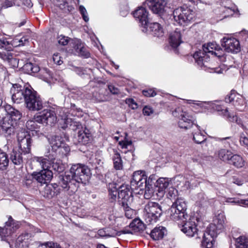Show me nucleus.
<instances>
[{
  "instance_id": "obj_1",
  "label": "nucleus",
  "mask_w": 248,
  "mask_h": 248,
  "mask_svg": "<svg viewBox=\"0 0 248 248\" xmlns=\"http://www.w3.org/2000/svg\"><path fill=\"white\" fill-rule=\"evenodd\" d=\"M90 174L88 166L79 163L73 164L69 172L60 176L59 184L71 195L77 191L79 183H86Z\"/></svg>"
},
{
  "instance_id": "obj_2",
  "label": "nucleus",
  "mask_w": 248,
  "mask_h": 248,
  "mask_svg": "<svg viewBox=\"0 0 248 248\" xmlns=\"http://www.w3.org/2000/svg\"><path fill=\"white\" fill-rule=\"evenodd\" d=\"M216 47L217 44L214 43L204 44L202 46V50H199L194 53L193 58L195 62L202 69L210 73L221 74L223 71L221 68L220 67L211 68V63L209 62V54L212 55L216 54V52L214 51Z\"/></svg>"
},
{
  "instance_id": "obj_3",
  "label": "nucleus",
  "mask_w": 248,
  "mask_h": 248,
  "mask_svg": "<svg viewBox=\"0 0 248 248\" xmlns=\"http://www.w3.org/2000/svg\"><path fill=\"white\" fill-rule=\"evenodd\" d=\"M150 179L147 180V176L145 172L138 170L133 173L132 179L131 181V186L134 189L144 190V197L146 199H150L154 193V189L152 185L149 184Z\"/></svg>"
},
{
  "instance_id": "obj_4",
  "label": "nucleus",
  "mask_w": 248,
  "mask_h": 248,
  "mask_svg": "<svg viewBox=\"0 0 248 248\" xmlns=\"http://www.w3.org/2000/svg\"><path fill=\"white\" fill-rule=\"evenodd\" d=\"M187 204L185 199L177 197L170 208V218L174 221L186 219L187 214L186 213Z\"/></svg>"
},
{
  "instance_id": "obj_5",
  "label": "nucleus",
  "mask_w": 248,
  "mask_h": 248,
  "mask_svg": "<svg viewBox=\"0 0 248 248\" xmlns=\"http://www.w3.org/2000/svg\"><path fill=\"white\" fill-rule=\"evenodd\" d=\"M33 161L39 163L43 169L39 172H33L34 180L42 185L49 182L52 177V172L49 170L50 167L47 165L46 159L43 157L35 156L33 158Z\"/></svg>"
},
{
  "instance_id": "obj_6",
  "label": "nucleus",
  "mask_w": 248,
  "mask_h": 248,
  "mask_svg": "<svg viewBox=\"0 0 248 248\" xmlns=\"http://www.w3.org/2000/svg\"><path fill=\"white\" fill-rule=\"evenodd\" d=\"M162 212V207L158 203L149 202L144 207V218L147 223L156 222L161 217Z\"/></svg>"
},
{
  "instance_id": "obj_7",
  "label": "nucleus",
  "mask_w": 248,
  "mask_h": 248,
  "mask_svg": "<svg viewBox=\"0 0 248 248\" xmlns=\"http://www.w3.org/2000/svg\"><path fill=\"white\" fill-rule=\"evenodd\" d=\"M174 21L180 25H186L189 23L194 17V12L187 7H180L173 12Z\"/></svg>"
},
{
  "instance_id": "obj_8",
  "label": "nucleus",
  "mask_w": 248,
  "mask_h": 248,
  "mask_svg": "<svg viewBox=\"0 0 248 248\" xmlns=\"http://www.w3.org/2000/svg\"><path fill=\"white\" fill-rule=\"evenodd\" d=\"M173 116L178 117L179 120L178 124L180 128L188 129L194 124V117L188 112L184 111L182 108H177L172 113Z\"/></svg>"
},
{
  "instance_id": "obj_9",
  "label": "nucleus",
  "mask_w": 248,
  "mask_h": 248,
  "mask_svg": "<svg viewBox=\"0 0 248 248\" xmlns=\"http://www.w3.org/2000/svg\"><path fill=\"white\" fill-rule=\"evenodd\" d=\"M26 93L25 103L30 110L38 111L43 108L42 100L36 91L31 88L30 91H26Z\"/></svg>"
},
{
  "instance_id": "obj_10",
  "label": "nucleus",
  "mask_w": 248,
  "mask_h": 248,
  "mask_svg": "<svg viewBox=\"0 0 248 248\" xmlns=\"http://www.w3.org/2000/svg\"><path fill=\"white\" fill-rule=\"evenodd\" d=\"M30 85L22 86L19 84H15L11 89L12 100L14 103L19 104L25 102L26 92L30 91Z\"/></svg>"
},
{
  "instance_id": "obj_11",
  "label": "nucleus",
  "mask_w": 248,
  "mask_h": 248,
  "mask_svg": "<svg viewBox=\"0 0 248 248\" xmlns=\"http://www.w3.org/2000/svg\"><path fill=\"white\" fill-rule=\"evenodd\" d=\"M226 103H232L236 110L242 111L246 108V102L244 97L234 91H232L231 93L227 95L225 98Z\"/></svg>"
},
{
  "instance_id": "obj_12",
  "label": "nucleus",
  "mask_w": 248,
  "mask_h": 248,
  "mask_svg": "<svg viewBox=\"0 0 248 248\" xmlns=\"http://www.w3.org/2000/svg\"><path fill=\"white\" fill-rule=\"evenodd\" d=\"M35 119L38 123L52 125L57 122V117L55 111L52 109H46L35 116Z\"/></svg>"
},
{
  "instance_id": "obj_13",
  "label": "nucleus",
  "mask_w": 248,
  "mask_h": 248,
  "mask_svg": "<svg viewBox=\"0 0 248 248\" xmlns=\"http://www.w3.org/2000/svg\"><path fill=\"white\" fill-rule=\"evenodd\" d=\"M18 222L15 221L11 216H9L8 221L5 223L3 227H0V236L2 240H4L6 237L10 236L18 228Z\"/></svg>"
},
{
  "instance_id": "obj_14",
  "label": "nucleus",
  "mask_w": 248,
  "mask_h": 248,
  "mask_svg": "<svg viewBox=\"0 0 248 248\" xmlns=\"http://www.w3.org/2000/svg\"><path fill=\"white\" fill-rule=\"evenodd\" d=\"M134 17L139 20V23L142 27V31L146 32L147 27L149 24L148 12L145 7L142 6L139 7L137 10L133 12Z\"/></svg>"
},
{
  "instance_id": "obj_15",
  "label": "nucleus",
  "mask_w": 248,
  "mask_h": 248,
  "mask_svg": "<svg viewBox=\"0 0 248 248\" xmlns=\"http://www.w3.org/2000/svg\"><path fill=\"white\" fill-rule=\"evenodd\" d=\"M168 0H146L143 3L145 6H147L153 13L161 14L165 11Z\"/></svg>"
},
{
  "instance_id": "obj_16",
  "label": "nucleus",
  "mask_w": 248,
  "mask_h": 248,
  "mask_svg": "<svg viewBox=\"0 0 248 248\" xmlns=\"http://www.w3.org/2000/svg\"><path fill=\"white\" fill-rule=\"evenodd\" d=\"M221 46L228 52L237 53L241 49L239 41L234 38L224 37L221 40Z\"/></svg>"
},
{
  "instance_id": "obj_17",
  "label": "nucleus",
  "mask_w": 248,
  "mask_h": 248,
  "mask_svg": "<svg viewBox=\"0 0 248 248\" xmlns=\"http://www.w3.org/2000/svg\"><path fill=\"white\" fill-rule=\"evenodd\" d=\"M224 227V217L223 215H219L214 220V223L210 224L206 230L208 231V234L212 237H216Z\"/></svg>"
},
{
  "instance_id": "obj_18",
  "label": "nucleus",
  "mask_w": 248,
  "mask_h": 248,
  "mask_svg": "<svg viewBox=\"0 0 248 248\" xmlns=\"http://www.w3.org/2000/svg\"><path fill=\"white\" fill-rule=\"evenodd\" d=\"M186 31L183 29L177 28L170 34L169 42L172 47L175 49L183 42L182 39H186Z\"/></svg>"
},
{
  "instance_id": "obj_19",
  "label": "nucleus",
  "mask_w": 248,
  "mask_h": 248,
  "mask_svg": "<svg viewBox=\"0 0 248 248\" xmlns=\"http://www.w3.org/2000/svg\"><path fill=\"white\" fill-rule=\"evenodd\" d=\"M118 190V202L119 204L132 202L133 197L129 186L127 185H123L120 186Z\"/></svg>"
},
{
  "instance_id": "obj_20",
  "label": "nucleus",
  "mask_w": 248,
  "mask_h": 248,
  "mask_svg": "<svg viewBox=\"0 0 248 248\" xmlns=\"http://www.w3.org/2000/svg\"><path fill=\"white\" fill-rule=\"evenodd\" d=\"M19 148L21 151L27 155L31 151V140L28 134L19 133L17 135Z\"/></svg>"
},
{
  "instance_id": "obj_21",
  "label": "nucleus",
  "mask_w": 248,
  "mask_h": 248,
  "mask_svg": "<svg viewBox=\"0 0 248 248\" xmlns=\"http://www.w3.org/2000/svg\"><path fill=\"white\" fill-rule=\"evenodd\" d=\"M181 230L188 237H192L196 235V238H200L197 226L194 222L188 221L182 225Z\"/></svg>"
},
{
  "instance_id": "obj_22",
  "label": "nucleus",
  "mask_w": 248,
  "mask_h": 248,
  "mask_svg": "<svg viewBox=\"0 0 248 248\" xmlns=\"http://www.w3.org/2000/svg\"><path fill=\"white\" fill-rule=\"evenodd\" d=\"M47 158H45L46 159L48 162L47 165L50 167L49 169L51 168L55 171L59 173L62 172L65 169L64 166L60 160L57 159L56 155H51L49 154L46 155Z\"/></svg>"
},
{
  "instance_id": "obj_23",
  "label": "nucleus",
  "mask_w": 248,
  "mask_h": 248,
  "mask_svg": "<svg viewBox=\"0 0 248 248\" xmlns=\"http://www.w3.org/2000/svg\"><path fill=\"white\" fill-rule=\"evenodd\" d=\"M27 154H24L17 148H13L10 154V159L16 165H21L26 159Z\"/></svg>"
},
{
  "instance_id": "obj_24",
  "label": "nucleus",
  "mask_w": 248,
  "mask_h": 248,
  "mask_svg": "<svg viewBox=\"0 0 248 248\" xmlns=\"http://www.w3.org/2000/svg\"><path fill=\"white\" fill-rule=\"evenodd\" d=\"M17 125L16 122H13L6 117L3 118L0 123V127L2 131L8 135L14 133L15 127Z\"/></svg>"
},
{
  "instance_id": "obj_25",
  "label": "nucleus",
  "mask_w": 248,
  "mask_h": 248,
  "mask_svg": "<svg viewBox=\"0 0 248 248\" xmlns=\"http://www.w3.org/2000/svg\"><path fill=\"white\" fill-rule=\"evenodd\" d=\"M79 144L86 145L91 142L92 136L89 130L86 128L84 130H80L76 138Z\"/></svg>"
},
{
  "instance_id": "obj_26",
  "label": "nucleus",
  "mask_w": 248,
  "mask_h": 248,
  "mask_svg": "<svg viewBox=\"0 0 248 248\" xmlns=\"http://www.w3.org/2000/svg\"><path fill=\"white\" fill-rule=\"evenodd\" d=\"M194 127V130L192 131L193 140L195 143L201 144L205 141L206 138L205 136L203 135L200 129V127L195 124V121L194 124L191 127Z\"/></svg>"
},
{
  "instance_id": "obj_27",
  "label": "nucleus",
  "mask_w": 248,
  "mask_h": 248,
  "mask_svg": "<svg viewBox=\"0 0 248 248\" xmlns=\"http://www.w3.org/2000/svg\"><path fill=\"white\" fill-rule=\"evenodd\" d=\"M213 108L217 111H222V113L227 116L228 119L231 122H235L238 124H240L242 125V126L243 128H244V126L241 124V120L238 119V117L236 115H232L229 112V110L228 108H225V109L222 108V107L221 105H214L213 106Z\"/></svg>"
},
{
  "instance_id": "obj_28",
  "label": "nucleus",
  "mask_w": 248,
  "mask_h": 248,
  "mask_svg": "<svg viewBox=\"0 0 248 248\" xmlns=\"http://www.w3.org/2000/svg\"><path fill=\"white\" fill-rule=\"evenodd\" d=\"M49 142L51 147L52 153L51 155H57L58 150L64 143L62 137L58 136H52L49 139Z\"/></svg>"
},
{
  "instance_id": "obj_29",
  "label": "nucleus",
  "mask_w": 248,
  "mask_h": 248,
  "mask_svg": "<svg viewBox=\"0 0 248 248\" xmlns=\"http://www.w3.org/2000/svg\"><path fill=\"white\" fill-rule=\"evenodd\" d=\"M167 233L166 228L162 226L155 228L150 232L151 237L154 240H159L162 239Z\"/></svg>"
},
{
  "instance_id": "obj_30",
  "label": "nucleus",
  "mask_w": 248,
  "mask_h": 248,
  "mask_svg": "<svg viewBox=\"0 0 248 248\" xmlns=\"http://www.w3.org/2000/svg\"><path fill=\"white\" fill-rule=\"evenodd\" d=\"M61 124L62 125L61 127L63 129L69 127L73 130H76L79 128L81 126L79 122L73 121L71 118H68L62 120Z\"/></svg>"
},
{
  "instance_id": "obj_31",
  "label": "nucleus",
  "mask_w": 248,
  "mask_h": 248,
  "mask_svg": "<svg viewBox=\"0 0 248 248\" xmlns=\"http://www.w3.org/2000/svg\"><path fill=\"white\" fill-rule=\"evenodd\" d=\"M76 54L85 58L90 57V53L80 42L78 41L74 46Z\"/></svg>"
},
{
  "instance_id": "obj_32",
  "label": "nucleus",
  "mask_w": 248,
  "mask_h": 248,
  "mask_svg": "<svg viewBox=\"0 0 248 248\" xmlns=\"http://www.w3.org/2000/svg\"><path fill=\"white\" fill-rule=\"evenodd\" d=\"M236 10H237V9L235 6L232 4H231L229 6L224 5L220 8L219 10L223 18L232 16Z\"/></svg>"
},
{
  "instance_id": "obj_33",
  "label": "nucleus",
  "mask_w": 248,
  "mask_h": 248,
  "mask_svg": "<svg viewBox=\"0 0 248 248\" xmlns=\"http://www.w3.org/2000/svg\"><path fill=\"white\" fill-rule=\"evenodd\" d=\"M152 34L156 37H161L164 34V30L162 26L157 22L151 23L149 26Z\"/></svg>"
},
{
  "instance_id": "obj_34",
  "label": "nucleus",
  "mask_w": 248,
  "mask_h": 248,
  "mask_svg": "<svg viewBox=\"0 0 248 248\" xmlns=\"http://www.w3.org/2000/svg\"><path fill=\"white\" fill-rule=\"evenodd\" d=\"M112 160L114 168L116 170H121L123 168V161L120 153L117 150L113 149Z\"/></svg>"
},
{
  "instance_id": "obj_35",
  "label": "nucleus",
  "mask_w": 248,
  "mask_h": 248,
  "mask_svg": "<svg viewBox=\"0 0 248 248\" xmlns=\"http://www.w3.org/2000/svg\"><path fill=\"white\" fill-rule=\"evenodd\" d=\"M196 203L200 207H207L211 204V201L203 193H199L197 195Z\"/></svg>"
},
{
  "instance_id": "obj_36",
  "label": "nucleus",
  "mask_w": 248,
  "mask_h": 248,
  "mask_svg": "<svg viewBox=\"0 0 248 248\" xmlns=\"http://www.w3.org/2000/svg\"><path fill=\"white\" fill-rule=\"evenodd\" d=\"M203 240L202 242V248H213V241L215 237H212L208 234V231L206 230V232L202 235Z\"/></svg>"
},
{
  "instance_id": "obj_37",
  "label": "nucleus",
  "mask_w": 248,
  "mask_h": 248,
  "mask_svg": "<svg viewBox=\"0 0 248 248\" xmlns=\"http://www.w3.org/2000/svg\"><path fill=\"white\" fill-rule=\"evenodd\" d=\"M169 180L167 178H160L156 181V187L157 188V191L163 194L165 190L169 186Z\"/></svg>"
},
{
  "instance_id": "obj_38",
  "label": "nucleus",
  "mask_w": 248,
  "mask_h": 248,
  "mask_svg": "<svg viewBox=\"0 0 248 248\" xmlns=\"http://www.w3.org/2000/svg\"><path fill=\"white\" fill-rule=\"evenodd\" d=\"M228 163L237 168H241L244 165V161L240 155L232 154Z\"/></svg>"
},
{
  "instance_id": "obj_39",
  "label": "nucleus",
  "mask_w": 248,
  "mask_h": 248,
  "mask_svg": "<svg viewBox=\"0 0 248 248\" xmlns=\"http://www.w3.org/2000/svg\"><path fill=\"white\" fill-rule=\"evenodd\" d=\"M31 237V234L30 233L26 232L22 233L17 237L15 243V246L16 248L23 247V243H26Z\"/></svg>"
},
{
  "instance_id": "obj_40",
  "label": "nucleus",
  "mask_w": 248,
  "mask_h": 248,
  "mask_svg": "<svg viewBox=\"0 0 248 248\" xmlns=\"http://www.w3.org/2000/svg\"><path fill=\"white\" fill-rule=\"evenodd\" d=\"M131 203L123 202L122 204H120L125 212V217L128 218H132L135 215V211L130 207Z\"/></svg>"
},
{
  "instance_id": "obj_41",
  "label": "nucleus",
  "mask_w": 248,
  "mask_h": 248,
  "mask_svg": "<svg viewBox=\"0 0 248 248\" xmlns=\"http://www.w3.org/2000/svg\"><path fill=\"white\" fill-rule=\"evenodd\" d=\"M109 196L111 202H113L116 199L117 196H118V190L116 187V184L114 183H109L108 185Z\"/></svg>"
},
{
  "instance_id": "obj_42",
  "label": "nucleus",
  "mask_w": 248,
  "mask_h": 248,
  "mask_svg": "<svg viewBox=\"0 0 248 248\" xmlns=\"http://www.w3.org/2000/svg\"><path fill=\"white\" fill-rule=\"evenodd\" d=\"M232 153L231 151L225 149H221L218 152V156L224 161L229 162Z\"/></svg>"
},
{
  "instance_id": "obj_43",
  "label": "nucleus",
  "mask_w": 248,
  "mask_h": 248,
  "mask_svg": "<svg viewBox=\"0 0 248 248\" xmlns=\"http://www.w3.org/2000/svg\"><path fill=\"white\" fill-rule=\"evenodd\" d=\"M8 164L9 159L6 154L0 149V170H5Z\"/></svg>"
},
{
  "instance_id": "obj_44",
  "label": "nucleus",
  "mask_w": 248,
  "mask_h": 248,
  "mask_svg": "<svg viewBox=\"0 0 248 248\" xmlns=\"http://www.w3.org/2000/svg\"><path fill=\"white\" fill-rule=\"evenodd\" d=\"M23 68L28 73H37L40 71V68L37 64L30 62L25 63Z\"/></svg>"
},
{
  "instance_id": "obj_45",
  "label": "nucleus",
  "mask_w": 248,
  "mask_h": 248,
  "mask_svg": "<svg viewBox=\"0 0 248 248\" xmlns=\"http://www.w3.org/2000/svg\"><path fill=\"white\" fill-rule=\"evenodd\" d=\"M236 248H248V239L240 236L236 239Z\"/></svg>"
},
{
  "instance_id": "obj_46",
  "label": "nucleus",
  "mask_w": 248,
  "mask_h": 248,
  "mask_svg": "<svg viewBox=\"0 0 248 248\" xmlns=\"http://www.w3.org/2000/svg\"><path fill=\"white\" fill-rule=\"evenodd\" d=\"M6 117L9 118L13 122H16L17 124L18 121L21 118V114L18 110L14 108L12 111H10V113Z\"/></svg>"
},
{
  "instance_id": "obj_47",
  "label": "nucleus",
  "mask_w": 248,
  "mask_h": 248,
  "mask_svg": "<svg viewBox=\"0 0 248 248\" xmlns=\"http://www.w3.org/2000/svg\"><path fill=\"white\" fill-rule=\"evenodd\" d=\"M70 151L69 146L64 143L62 146L58 150L57 154H59L62 156H67Z\"/></svg>"
},
{
  "instance_id": "obj_48",
  "label": "nucleus",
  "mask_w": 248,
  "mask_h": 248,
  "mask_svg": "<svg viewBox=\"0 0 248 248\" xmlns=\"http://www.w3.org/2000/svg\"><path fill=\"white\" fill-rule=\"evenodd\" d=\"M57 194H56V192L53 190L51 186H46L45 187L44 190V196L47 198H51L55 196Z\"/></svg>"
},
{
  "instance_id": "obj_49",
  "label": "nucleus",
  "mask_w": 248,
  "mask_h": 248,
  "mask_svg": "<svg viewBox=\"0 0 248 248\" xmlns=\"http://www.w3.org/2000/svg\"><path fill=\"white\" fill-rule=\"evenodd\" d=\"M130 227L132 228L135 231H140L142 230L143 225L139 219H134L132 222L130 224Z\"/></svg>"
},
{
  "instance_id": "obj_50",
  "label": "nucleus",
  "mask_w": 248,
  "mask_h": 248,
  "mask_svg": "<svg viewBox=\"0 0 248 248\" xmlns=\"http://www.w3.org/2000/svg\"><path fill=\"white\" fill-rule=\"evenodd\" d=\"M37 123H38L37 121L35 119L34 116L33 120H30L27 122L26 125L28 129L31 131L35 130L38 129Z\"/></svg>"
},
{
  "instance_id": "obj_51",
  "label": "nucleus",
  "mask_w": 248,
  "mask_h": 248,
  "mask_svg": "<svg viewBox=\"0 0 248 248\" xmlns=\"http://www.w3.org/2000/svg\"><path fill=\"white\" fill-rule=\"evenodd\" d=\"M225 202H229L232 204L238 203L242 205H248V201L247 200H239L236 198H229L226 199Z\"/></svg>"
},
{
  "instance_id": "obj_52",
  "label": "nucleus",
  "mask_w": 248,
  "mask_h": 248,
  "mask_svg": "<svg viewBox=\"0 0 248 248\" xmlns=\"http://www.w3.org/2000/svg\"><path fill=\"white\" fill-rule=\"evenodd\" d=\"M178 191L174 187L170 186L168 189L167 197L170 199L176 200L175 198L177 196Z\"/></svg>"
},
{
  "instance_id": "obj_53",
  "label": "nucleus",
  "mask_w": 248,
  "mask_h": 248,
  "mask_svg": "<svg viewBox=\"0 0 248 248\" xmlns=\"http://www.w3.org/2000/svg\"><path fill=\"white\" fill-rule=\"evenodd\" d=\"M0 58H1L4 61H9L10 60H14L16 61V59H13L12 58V56L11 55V53L8 52V51H0Z\"/></svg>"
},
{
  "instance_id": "obj_54",
  "label": "nucleus",
  "mask_w": 248,
  "mask_h": 248,
  "mask_svg": "<svg viewBox=\"0 0 248 248\" xmlns=\"http://www.w3.org/2000/svg\"><path fill=\"white\" fill-rule=\"evenodd\" d=\"M0 48H4V49L7 50L8 51H9L12 49L10 44L6 39L0 40Z\"/></svg>"
},
{
  "instance_id": "obj_55",
  "label": "nucleus",
  "mask_w": 248,
  "mask_h": 248,
  "mask_svg": "<svg viewBox=\"0 0 248 248\" xmlns=\"http://www.w3.org/2000/svg\"><path fill=\"white\" fill-rule=\"evenodd\" d=\"M79 10L85 22H88L89 20V18L88 16L87 12L85 8L83 6L80 5L79 7Z\"/></svg>"
},
{
  "instance_id": "obj_56",
  "label": "nucleus",
  "mask_w": 248,
  "mask_h": 248,
  "mask_svg": "<svg viewBox=\"0 0 248 248\" xmlns=\"http://www.w3.org/2000/svg\"><path fill=\"white\" fill-rule=\"evenodd\" d=\"M57 41L59 44L65 46L68 44L69 39L67 37L60 35L58 37Z\"/></svg>"
},
{
  "instance_id": "obj_57",
  "label": "nucleus",
  "mask_w": 248,
  "mask_h": 248,
  "mask_svg": "<svg viewBox=\"0 0 248 248\" xmlns=\"http://www.w3.org/2000/svg\"><path fill=\"white\" fill-rule=\"evenodd\" d=\"M107 237H114L117 235V232L116 230L111 228H105Z\"/></svg>"
},
{
  "instance_id": "obj_58",
  "label": "nucleus",
  "mask_w": 248,
  "mask_h": 248,
  "mask_svg": "<svg viewBox=\"0 0 248 248\" xmlns=\"http://www.w3.org/2000/svg\"><path fill=\"white\" fill-rule=\"evenodd\" d=\"M241 144L248 146V136L247 134L242 133L240 137Z\"/></svg>"
},
{
  "instance_id": "obj_59",
  "label": "nucleus",
  "mask_w": 248,
  "mask_h": 248,
  "mask_svg": "<svg viewBox=\"0 0 248 248\" xmlns=\"http://www.w3.org/2000/svg\"><path fill=\"white\" fill-rule=\"evenodd\" d=\"M16 3L13 0H5V1L2 4L1 8L5 9L12 7Z\"/></svg>"
},
{
  "instance_id": "obj_60",
  "label": "nucleus",
  "mask_w": 248,
  "mask_h": 248,
  "mask_svg": "<svg viewBox=\"0 0 248 248\" xmlns=\"http://www.w3.org/2000/svg\"><path fill=\"white\" fill-rule=\"evenodd\" d=\"M46 247V248H61L59 245L52 242H47L42 244Z\"/></svg>"
},
{
  "instance_id": "obj_61",
  "label": "nucleus",
  "mask_w": 248,
  "mask_h": 248,
  "mask_svg": "<svg viewBox=\"0 0 248 248\" xmlns=\"http://www.w3.org/2000/svg\"><path fill=\"white\" fill-rule=\"evenodd\" d=\"M53 62L58 65H61L62 63V61L61 60V57L60 54L58 53H54L53 56Z\"/></svg>"
},
{
  "instance_id": "obj_62",
  "label": "nucleus",
  "mask_w": 248,
  "mask_h": 248,
  "mask_svg": "<svg viewBox=\"0 0 248 248\" xmlns=\"http://www.w3.org/2000/svg\"><path fill=\"white\" fill-rule=\"evenodd\" d=\"M34 179V173L32 174V175H29L28 176H26V180H25V184L28 186H30L33 181L32 180Z\"/></svg>"
},
{
  "instance_id": "obj_63",
  "label": "nucleus",
  "mask_w": 248,
  "mask_h": 248,
  "mask_svg": "<svg viewBox=\"0 0 248 248\" xmlns=\"http://www.w3.org/2000/svg\"><path fill=\"white\" fill-rule=\"evenodd\" d=\"M143 94L147 97H154L156 95V93L151 89L148 90H143Z\"/></svg>"
},
{
  "instance_id": "obj_64",
  "label": "nucleus",
  "mask_w": 248,
  "mask_h": 248,
  "mask_svg": "<svg viewBox=\"0 0 248 248\" xmlns=\"http://www.w3.org/2000/svg\"><path fill=\"white\" fill-rule=\"evenodd\" d=\"M153 113V110L150 107L145 106L143 109V113L145 115L149 116Z\"/></svg>"
}]
</instances>
